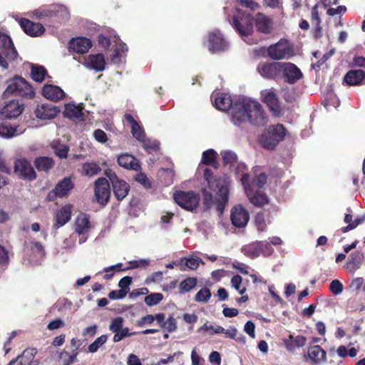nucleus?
Returning <instances> with one entry per match:
<instances>
[{
  "label": "nucleus",
  "mask_w": 365,
  "mask_h": 365,
  "mask_svg": "<svg viewBox=\"0 0 365 365\" xmlns=\"http://www.w3.org/2000/svg\"><path fill=\"white\" fill-rule=\"evenodd\" d=\"M231 119L236 125L248 122L257 127H263L268 121L262 106L256 101L247 98L239 99L234 103Z\"/></svg>",
  "instance_id": "obj_1"
},
{
  "label": "nucleus",
  "mask_w": 365,
  "mask_h": 365,
  "mask_svg": "<svg viewBox=\"0 0 365 365\" xmlns=\"http://www.w3.org/2000/svg\"><path fill=\"white\" fill-rule=\"evenodd\" d=\"M204 178L210 191L216 193V210L219 215L223 213L228 205L230 180L226 175H215L210 168L204 170Z\"/></svg>",
  "instance_id": "obj_2"
},
{
  "label": "nucleus",
  "mask_w": 365,
  "mask_h": 365,
  "mask_svg": "<svg viewBox=\"0 0 365 365\" xmlns=\"http://www.w3.org/2000/svg\"><path fill=\"white\" fill-rule=\"evenodd\" d=\"M11 94L32 99L35 96V91L31 84L21 76H16L8 81L6 89L4 92L5 98Z\"/></svg>",
  "instance_id": "obj_3"
},
{
  "label": "nucleus",
  "mask_w": 365,
  "mask_h": 365,
  "mask_svg": "<svg viewBox=\"0 0 365 365\" xmlns=\"http://www.w3.org/2000/svg\"><path fill=\"white\" fill-rule=\"evenodd\" d=\"M232 25L241 36H248L253 32L254 17L240 9H236L232 16Z\"/></svg>",
  "instance_id": "obj_4"
},
{
  "label": "nucleus",
  "mask_w": 365,
  "mask_h": 365,
  "mask_svg": "<svg viewBox=\"0 0 365 365\" xmlns=\"http://www.w3.org/2000/svg\"><path fill=\"white\" fill-rule=\"evenodd\" d=\"M18 53L14 46L12 40L7 34L0 32V67L8 68L9 64L6 60H14Z\"/></svg>",
  "instance_id": "obj_5"
},
{
  "label": "nucleus",
  "mask_w": 365,
  "mask_h": 365,
  "mask_svg": "<svg viewBox=\"0 0 365 365\" xmlns=\"http://www.w3.org/2000/svg\"><path fill=\"white\" fill-rule=\"evenodd\" d=\"M200 199V195L192 190H178L173 194L175 203L187 211L195 210L199 205Z\"/></svg>",
  "instance_id": "obj_6"
},
{
  "label": "nucleus",
  "mask_w": 365,
  "mask_h": 365,
  "mask_svg": "<svg viewBox=\"0 0 365 365\" xmlns=\"http://www.w3.org/2000/svg\"><path fill=\"white\" fill-rule=\"evenodd\" d=\"M282 62L267 61L259 63L257 71L265 79L277 80L282 76Z\"/></svg>",
  "instance_id": "obj_7"
},
{
  "label": "nucleus",
  "mask_w": 365,
  "mask_h": 365,
  "mask_svg": "<svg viewBox=\"0 0 365 365\" xmlns=\"http://www.w3.org/2000/svg\"><path fill=\"white\" fill-rule=\"evenodd\" d=\"M269 57L273 60L289 58L293 56V49L286 39H280L267 48Z\"/></svg>",
  "instance_id": "obj_8"
},
{
  "label": "nucleus",
  "mask_w": 365,
  "mask_h": 365,
  "mask_svg": "<svg viewBox=\"0 0 365 365\" xmlns=\"http://www.w3.org/2000/svg\"><path fill=\"white\" fill-rule=\"evenodd\" d=\"M94 191L96 201L102 205H106L110 195V187L108 180L105 178H98L95 182Z\"/></svg>",
  "instance_id": "obj_9"
},
{
  "label": "nucleus",
  "mask_w": 365,
  "mask_h": 365,
  "mask_svg": "<svg viewBox=\"0 0 365 365\" xmlns=\"http://www.w3.org/2000/svg\"><path fill=\"white\" fill-rule=\"evenodd\" d=\"M207 48L212 53L225 51L228 48V43L219 31H213L208 34Z\"/></svg>",
  "instance_id": "obj_10"
},
{
  "label": "nucleus",
  "mask_w": 365,
  "mask_h": 365,
  "mask_svg": "<svg viewBox=\"0 0 365 365\" xmlns=\"http://www.w3.org/2000/svg\"><path fill=\"white\" fill-rule=\"evenodd\" d=\"M14 170L15 173L24 180L32 181L37 177L36 171L30 162L24 158L17 160L15 162Z\"/></svg>",
  "instance_id": "obj_11"
},
{
  "label": "nucleus",
  "mask_w": 365,
  "mask_h": 365,
  "mask_svg": "<svg viewBox=\"0 0 365 365\" xmlns=\"http://www.w3.org/2000/svg\"><path fill=\"white\" fill-rule=\"evenodd\" d=\"M230 218L234 226L242 228L247 225L250 220V214L242 205H237L231 210Z\"/></svg>",
  "instance_id": "obj_12"
},
{
  "label": "nucleus",
  "mask_w": 365,
  "mask_h": 365,
  "mask_svg": "<svg viewBox=\"0 0 365 365\" xmlns=\"http://www.w3.org/2000/svg\"><path fill=\"white\" fill-rule=\"evenodd\" d=\"M108 176L111 181L115 197L118 201L123 200L130 190L129 184L123 180H119L114 173Z\"/></svg>",
  "instance_id": "obj_13"
},
{
  "label": "nucleus",
  "mask_w": 365,
  "mask_h": 365,
  "mask_svg": "<svg viewBox=\"0 0 365 365\" xmlns=\"http://www.w3.org/2000/svg\"><path fill=\"white\" fill-rule=\"evenodd\" d=\"M304 359L309 360L312 365L321 364L327 361V352L319 345L311 346L307 353L304 354Z\"/></svg>",
  "instance_id": "obj_14"
},
{
  "label": "nucleus",
  "mask_w": 365,
  "mask_h": 365,
  "mask_svg": "<svg viewBox=\"0 0 365 365\" xmlns=\"http://www.w3.org/2000/svg\"><path fill=\"white\" fill-rule=\"evenodd\" d=\"M19 24L25 34L32 37L40 36L46 31L41 23L34 22L26 18L20 19Z\"/></svg>",
  "instance_id": "obj_15"
},
{
  "label": "nucleus",
  "mask_w": 365,
  "mask_h": 365,
  "mask_svg": "<svg viewBox=\"0 0 365 365\" xmlns=\"http://www.w3.org/2000/svg\"><path fill=\"white\" fill-rule=\"evenodd\" d=\"M282 74L285 81L293 84L302 78L303 74L300 69L294 63L290 62H282Z\"/></svg>",
  "instance_id": "obj_16"
},
{
  "label": "nucleus",
  "mask_w": 365,
  "mask_h": 365,
  "mask_svg": "<svg viewBox=\"0 0 365 365\" xmlns=\"http://www.w3.org/2000/svg\"><path fill=\"white\" fill-rule=\"evenodd\" d=\"M93 43L90 38L83 36L73 38L68 43L70 51L83 54L88 52Z\"/></svg>",
  "instance_id": "obj_17"
},
{
  "label": "nucleus",
  "mask_w": 365,
  "mask_h": 365,
  "mask_svg": "<svg viewBox=\"0 0 365 365\" xmlns=\"http://www.w3.org/2000/svg\"><path fill=\"white\" fill-rule=\"evenodd\" d=\"M23 111L22 106L18 101L11 100L1 110L0 115L2 118H14L21 115Z\"/></svg>",
  "instance_id": "obj_18"
},
{
  "label": "nucleus",
  "mask_w": 365,
  "mask_h": 365,
  "mask_svg": "<svg viewBox=\"0 0 365 365\" xmlns=\"http://www.w3.org/2000/svg\"><path fill=\"white\" fill-rule=\"evenodd\" d=\"M364 262V255L360 251H355L349 256L348 261L344 265L345 269L352 275L355 272L360 269Z\"/></svg>",
  "instance_id": "obj_19"
},
{
  "label": "nucleus",
  "mask_w": 365,
  "mask_h": 365,
  "mask_svg": "<svg viewBox=\"0 0 365 365\" xmlns=\"http://www.w3.org/2000/svg\"><path fill=\"white\" fill-rule=\"evenodd\" d=\"M257 31L264 34H269L272 31V20L270 17L266 16L263 13L259 12L254 18Z\"/></svg>",
  "instance_id": "obj_20"
},
{
  "label": "nucleus",
  "mask_w": 365,
  "mask_h": 365,
  "mask_svg": "<svg viewBox=\"0 0 365 365\" xmlns=\"http://www.w3.org/2000/svg\"><path fill=\"white\" fill-rule=\"evenodd\" d=\"M72 205H66L61 207L56 214L53 228L58 229L65 225L71 218Z\"/></svg>",
  "instance_id": "obj_21"
},
{
  "label": "nucleus",
  "mask_w": 365,
  "mask_h": 365,
  "mask_svg": "<svg viewBox=\"0 0 365 365\" xmlns=\"http://www.w3.org/2000/svg\"><path fill=\"white\" fill-rule=\"evenodd\" d=\"M263 101L267 104L274 115L279 116L282 114L279 100L276 93L273 91L267 92L264 96Z\"/></svg>",
  "instance_id": "obj_22"
},
{
  "label": "nucleus",
  "mask_w": 365,
  "mask_h": 365,
  "mask_svg": "<svg viewBox=\"0 0 365 365\" xmlns=\"http://www.w3.org/2000/svg\"><path fill=\"white\" fill-rule=\"evenodd\" d=\"M42 95L47 99L57 102L65 97L64 91L58 86L46 84L42 89Z\"/></svg>",
  "instance_id": "obj_23"
},
{
  "label": "nucleus",
  "mask_w": 365,
  "mask_h": 365,
  "mask_svg": "<svg viewBox=\"0 0 365 365\" xmlns=\"http://www.w3.org/2000/svg\"><path fill=\"white\" fill-rule=\"evenodd\" d=\"M117 161L120 167L128 170L138 171L141 169L139 160H137L133 155L128 153L120 155Z\"/></svg>",
  "instance_id": "obj_24"
},
{
  "label": "nucleus",
  "mask_w": 365,
  "mask_h": 365,
  "mask_svg": "<svg viewBox=\"0 0 365 365\" xmlns=\"http://www.w3.org/2000/svg\"><path fill=\"white\" fill-rule=\"evenodd\" d=\"M58 112L59 110L51 104H42L37 106L35 115L38 118L46 120L53 118Z\"/></svg>",
  "instance_id": "obj_25"
},
{
  "label": "nucleus",
  "mask_w": 365,
  "mask_h": 365,
  "mask_svg": "<svg viewBox=\"0 0 365 365\" xmlns=\"http://www.w3.org/2000/svg\"><path fill=\"white\" fill-rule=\"evenodd\" d=\"M91 228L90 216L86 213L79 214L75 222V231L79 236L84 235Z\"/></svg>",
  "instance_id": "obj_26"
},
{
  "label": "nucleus",
  "mask_w": 365,
  "mask_h": 365,
  "mask_svg": "<svg viewBox=\"0 0 365 365\" xmlns=\"http://www.w3.org/2000/svg\"><path fill=\"white\" fill-rule=\"evenodd\" d=\"M365 78V71L361 69L350 70L344 77V83L348 86H359L362 83L363 80Z\"/></svg>",
  "instance_id": "obj_27"
},
{
  "label": "nucleus",
  "mask_w": 365,
  "mask_h": 365,
  "mask_svg": "<svg viewBox=\"0 0 365 365\" xmlns=\"http://www.w3.org/2000/svg\"><path fill=\"white\" fill-rule=\"evenodd\" d=\"M86 66L97 72L103 71L106 67L105 58L103 53L91 54L86 58Z\"/></svg>",
  "instance_id": "obj_28"
},
{
  "label": "nucleus",
  "mask_w": 365,
  "mask_h": 365,
  "mask_svg": "<svg viewBox=\"0 0 365 365\" xmlns=\"http://www.w3.org/2000/svg\"><path fill=\"white\" fill-rule=\"evenodd\" d=\"M124 118L130 125L133 136L139 141L143 140L145 138V134L143 127L134 119L131 114L125 113Z\"/></svg>",
  "instance_id": "obj_29"
},
{
  "label": "nucleus",
  "mask_w": 365,
  "mask_h": 365,
  "mask_svg": "<svg viewBox=\"0 0 365 365\" xmlns=\"http://www.w3.org/2000/svg\"><path fill=\"white\" fill-rule=\"evenodd\" d=\"M286 133L287 130L282 124L278 123L275 125L270 126L268 133L274 137V140L267 145H269L270 147H276L280 141L284 140Z\"/></svg>",
  "instance_id": "obj_30"
},
{
  "label": "nucleus",
  "mask_w": 365,
  "mask_h": 365,
  "mask_svg": "<svg viewBox=\"0 0 365 365\" xmlns=\"http://www.w3.org/2000/svg\"><path fill=\"white\" fill-rule=\"evenodd\" d=\"M307 337L298 335L294 336L292 334H289L287 339L283 340L284 344L289 351H293L296 347H303L307 344Z\"/></svg>",
  "instance_id": "obj_31"
},
{
  "label": "nucleus",
  "mask_w": 365,
  "mask_h": 365,
  "mask_svg": "<svg viewBox=\"0 0 365 365\" xmlns=\"http://www.w3.org/2000/svg\"><path fill=\"white\" fill-rule=\"evenodd\" d=\"M73 187L74 183L70 177H65L61 180L58 181L55 186L58 197H63L68 195Z\"/></svg>",
  "instance_id": "obj_32"
},
{
  "label": "nucleus",
  "mask_w": 365,
  "mask_h": 365,
  "mask_svg": "<svg viewBox=\"0 0 365 365\" xmlns=\"http://www.w3.org/2000/svg\"><path fill=\"white\" fill-rule=\"evenodd\" d=\"M83 106L82 104L78 106L74 103H68L65 106L63 116L70 119H79L83 116Z\"/></svg>",
  "instance_id": "obj_33"
},
{
  "label": "nucleus",
  "mask_w": 365,
  "mask_h": 365,
  "mask_svg": "<svg viewBox=\"0 0 365 365\" xmlns=\"http://www.w3.org/2000/svg\"><path fill=\"white\" fill-rule=\"evenodd\" d=\"M34 164L38 171L48 173L53 168L55 162L51 158L41 156L36 158Z\"/></svg>",
  "instance_id": "obj_34"
},
{
  "label": "nucleus",
  "mask_w": 365,
  "mask_h": 365,
  "mask_svg": "<svg viewBox=\"0 0 365 365\" xmlns=\"http://www.w3.org/2000/svg\"><path fill=\"white\" fill-rule=\"evenodd\" d=\"M247 195L249 197L250 202L256 207H263L269 204L267 195L260 190H257L255 192L251 191Z\"/></svg>",
  "instance_id": "obj_35"
},
{
  "label": "nucleus",
  "mask_w": 365,
  "mask_h": 365,
  "mask_svg": "<svg viewBox=\"0 0 365 365\" xmlns=\"http://www.w3.org/2000/svg\"><path fill=\"white\" fill-rule=\"evenodd\" d=\"M215 106L220 110L227 111L230 108L233 110L234 103L230 96L224 93H218L215 100Z\"/></svg>",
  "instance_id": "obj_36"
},
{
  "label": "nucleus",
  "mask_w": 365,
  "mask_h": 365,
  "mask_svg": "<svg viewBox=\"0 0 365 365\" xmlns=\"http://www.w3.org/2000/svg\"><path fill=\"white\" fill-rule=\"evenodd\" d=\"M201 259L199 257H182L175 264L181 271H185L187 268L195 270L198 268Z\"/></svg>",
  "instance_id": "obj_37"
},
{
  "label": "nucleus",
  "mask_w": 365,
  "mask_h": 365,
  "mask_svg": "<svg viewBox=\"0 0 365 365\" xmlns=\"http://www.w3.org/2000/svg\"><path fill=\"white\" fill-rule=\"evenodd\" d=\"M259 241L253 242L252 243L244 245L242 247V252L247 257L254 259L258 257L260 253Z\"/></svg>",
  "instance_id": "obj_38"
},
{
  "label": "nucleus",
  "mask_w": 365,
  "mask_h": 365,
  "mask_svg": "<svg viewBox=\"0 0 365 365\" xmlns=\"http://www.w3.org/2000/svg\"><path fill=\"white\" fill-rule=\"evenodd\" d=\"M217 153L213 149L207 150L202 153L201 162L204 165H211L217 168Z\"/></svg>",
  "instance_id": "obj_39"
},
{
  "label": "nucleus",
  "mask_w": 365,
  "mask_h": 365,
  "mask_svg": "<svg viewBox=\"0 0 365 365\" xmlns=\"http://www.w3.org/2000/svg\"><path fill=\"white\" fill-rule=\"evenodd\" d=\"M47 74L46 69L43 66L32 65L31 70V76L36 82L41 83L45 79Z\"/></svg>",
  "instance_id": "obj_40"
},
{
  "label": "nucleus",
  "mask_w": 365,
  "mask_h": 365,
  "mask_svg": "<svg viewBox=\"0 0 365 365\" xmlns=\"http://www.w3.org/2000/svg\"><path fill=\"white\" fill-rule=\"evenodd\" d=\"M37 354V349L36 348H27L26 349L21 355L20 356V364L21 365H31L35 356Z\"/></svg>",
  "instance_id": "obj_41"
},
{
  "label": "nucleus",
  "mask_w": 365,
  "mask_h": 365,
  "mask_svg": "<svg viewBox=\"0 0 365 365\" xmlns=\"http://www.w3.org/2000/svg\"><path fill=\"white\" fill-rule=\"evenodd\" d=\"M51 146L54 151V153L60 158H66L68 153V148L64 144H62L59 140H53Z\"/></svg>",
  "instance_id": "obj_42"
},
{
  "label": "nucleus",
  "mask_w": 365,
  "mask_h": 365,
  "mask_svg": "<svg viewBox=\"0 0 365 365\" xmlns=\"http://www.w3.org/2000/svg\"><path fill=\"white\" fill-rule=\"evenodd\" d=\"M108 335L103 334L97 337L91 344L88 345L86 352L88 353H96L98 350L104 345L108 340Z\"/></svg>",
  "instance_id": "obj_43"
},
{
  "label": "nucleus",
  "mask_w": 365,
  "mask_h": 365,
  "mask_svg": "<svg viewBox=\"0 0 365 365\" xmlns=\"http://www.w3.org/2000/svg\"><path fill=\"white\" fill-rule=\"evenodd\" d=\"M101 170L96 163H85L82 165L81 174L87 176L97 175Z\"/></svg>",
  "instance_id": "obj_44"
},
{
  "label": "nucleus",
  "mask_w": 365,
  "mask_h": 365,
  "mask_svg": "<svg viewBox=\"0 0 365 365\" xmlns=\"http://www.w3.org/2000/svg\"><path fill=\"white\" fill-rule=\"evenodd\" d=\"M83 344V341L76 337H73L70 340V345H69V352L71 355L73 356V358L77 361V357L79 354L80 351L82 350L81 348V345Z\"/></svg>",
  "instance_id": "obj_45"
},
{
  "label": "nucleus",
  "mask_w": 365,
  "mask_h": 365,
  "mask_svg": "<svg viewBox=\"0 0 365 365\" xmlns=\"http://www.w3.org/2000/svg\"><path fill=\"white\" fill-rule=\"evenodd\" d=\"M140 142H142V147L149 154L156 153L160 150V142L156 140H153L150 139H145V138L143 140H141Z\"/></svg>",
  "instance_id": "obj_46"
},
{
  "label": "nucleus",
  "mask_w": 365,
  "mask_h": 365,
  "mask_svg": "<svg viewBox=\"0 0 365 365\" xmlns=\"http://www.w3.org/2000/svg\"><path fill=\"white\" fill-rule=\"evenodd\" d=\"M202 205L205 210H210L213 205L216 206L215 200L213 198L212 194L206 188H202Z\"/></svg>",
  "instance_id": "obj_47"
},
{
  "label": "nucleus",
  "mask_w": 365,
  "mask_h": 365,
  "mask_svg": "<svg viewBox=\"0 0 365 365\" xmlns=\"http://www.w3.org/2000/svg\"><path fill=\"white\" fill-rule=\"evenodd\" d=\"M197 284V279L195 277H187L182 280L179 284L180 293L184 294L190 292Z\"/></svg>",
  "instance_id": "obj_48"
},
{
  "label": "nucleus",
  "mask_w": 365,
  "mask_h": 365,
  "mask_svg": "<svg viewBox=\"0 0 365 365\" xmlns=\"http://www.w3.org/2000/svg\"><path fill=\"white\" fill-rule=\"evenodd\" d=\"M16 126H12L10 124H0V136L4 138H11L16 135Z\"/></svg>",
  "instance_id": "obj_49"
},
{
  "label": "nucleus",
  "mask_w": 365,
  "mask_h": 365,
  "mask_svg": "<svg viewBox=\"0 0 365 365\" xmlns=\"http://www.w3.org/2000/svg\"><path fill=\"white\" fill-rule=\"evenodd\" d=\"M163 299V295L161 293H152L147 295L145 299V303L149 306H154L159 304Z\"/></svg>",
  "instance_id": "obj_50"
},
{
  "label": "nucleus",
  "mask_w": 365,
  "mask_h": 365,
  "mask_svg": "<svg viewBox=\"0 0 365 365\" xmlns=\"http://www.w3.org/2000/svg\"><path fill=\"white\" fill-rule=\"evenodd\" d=\"M211 297L210 290L207 287H203L199 290L195 297V300L197 302H207Z\"/></svg>",
  "instance_id": "obj_51"
},
{
  "label": "nucleus",
  "mask_w": 365,
  "mask_h": 365,
  "mask_svg": "<svg viewBox=\"0 0 365 365\" xmlns=\"http://www.w3.org/2000/svg\"><path fill=\"white\" fill-rule=\"evenodd\" d=\"M364 221H365L364 216L358 217L351 223H349V225H347L346 226L341 227V229L338 230L337 232H341L342 233L348 232L350 230L355 229L356 227H358L360 224L363 223Z\"/></svg>",
  "instance_id": "obj_52"
},
{
  "label": "nucleus",
  "mask_w": 365,
  "mask_h": 365,
  "mask_svg": "<svg viewBox=\"0 0 365 365\" xmlns=\"http://www.w3.org/2000/svg\"><path fill=\"white\" fill-rule=\"evenodd\" d=\"M58 357L63 365H72L76 362V361L71 355L70 352L66 349H63L59 353Z\"/></svg>",
  "instance_id": "obj_53"
},
{
  "label": "nucleus",
  "mask_w": 365,
  "mask_h": 365,
  "mask_svg": "<svg viewBox=\"0 0 365 365\" xmlns=\"http://www.w3.org/2000/svg\"><path fill=\"white\" fill-rule=\"evenodd\" d=\"M242 282V278L240 275H235L231 279V284L232 286L237 290L240 294H244L247 289L246 287H241V284Z\"/></svg>",
  "instance_id": "obj_54"
},
{
  "label": "nucleus",
  "mask_w": 365,
  "mask_h": 365,
  "mask_svg": "<svg viewBox=\"0 0 365 365\" xmlns=\"http://www.w3.org/2000/svg\"><path fill=\"white\" fill-rule=\"evenodd\" d=\"M255 224L259 231L263 232L267 228V225L264 219V213L263 211H260L256 214L255 216Z\"/></svg>",
  "instance_id": "obj_55"
},
{
  "label": "nucleus",
  "mask_w": 365,
  "mask_h": 365,
  "mask_svg": "<svg viewBox=\"0 0 365 365\" xmlns=\"http://www.w3.org/2000/svg\"><path fill=\"white\" fill-rule=\"evenodd\" d=\"M114 336L113 338V341L114 342H118L123 339L125 337L130 336L133 334H135L136 332L130 333L129 332V329L128 327L122 328L120 331H118L117 332L114 333Z\"/></svg>",
  "instance_id": "obj_56"
},
{
  "label": "nucleus",
  "mask_w": 365,
  "mask_h": 365,
  "mask_svg": "<svg viewBox=\"0 0 365 365\" xmlns=\"http://www.w3.org/2000/svg\"><path fill=\"white\" fill-rule=\"evenodd\" d=\"M222 161L225 165H232L237 161V155L232 151L222 153Z\"/></svg>",
  "instance_id": "obj_57"
},
{
  "label": "nucleus",
  "mask_w": 365,
  "mask_h": 365,
  "mask_svg": "<svg viewBox=\"0 0 365 365\" xmlns=\"http://www.w3.org/2000/svg\"><path fill=\"white\" fill-rule=\"evenodd\" d=\"M31 251L39 257H43L46 255L44 247L41 243L38 241L31 242Z\"/></svg>",
  "instance_id": "obj_58"
},
{
  "label": "nucleus",
  "mask_w": 365,
  "mask_h": 365,
  "mask_svg": "<svg viewBox=\"0 0 365 365\" xmlns=\"http://www.w3.org/2000/svg\"><path fill=\"white\" fill-rule=\"evenodd\" d=\"M123 319L121 317H115L111 320L109 325V329L112 332L115 333L118 331H120V329L123 328Z\"/></svg>",
  "instance_id": "obj_59"
},
{
  "label": "nucleus",
  "mask_w": 365,
  "mask_h": 365,
  "mask_svg": "<svg viewBox=\"0 0 365 365\" xmlns=\"http://www.w3.org/2000/svg\"><path fill=\"white\" fill-rule=\"evenodd\" d=\"M260 242V253L266 257L271 256L274 252V249L270 242L266 241H259Z\"/></svg>",
  "instance_id": "obj_60"
},
{
  "label": "nucleus",
  "mask_w": 365,
  "mask_h": 365,
  "mask_svg": "<svg viewBox=\"0 0 365 365\" xmlns=\"http://www.w3.org/2000/svg\"><path fill=\"white\" fill-rule=\"evenodd\" d=\"M237 3L242 7L255 11L259 8V4L253 0H236Z\"/></svg>",
  "instance_id": "obj_61"
},
{
  "label": "nucleus",
  "mask_w": 365,
  "mask_h": 365,
  "mask_svg": "<svg viewBox=\"0 0 365 365\" xmlns=\"http://www.w3.org/2000/svg\"><path fill=\"white\" fill-rule=\"evenodd\" d=\"M135 180L138 182L140 183L145 188L151 187V182L150 181L147 175L143 173L136 174Z\"/></svg>",
  "instance_id": "obj_62"
},
{
  "label": "nucleus",
  "mask_w": 365,
  "mask_h": 365,
  "mask_svg": "<svg viewBox=\"0 0 365 365\" xmlns=\"http://www.w3.org/2000/svg\"><path fill=\"white\" fill-rule=\"evenodd\" d=\"M132 283V277L129 276L123 277L120 279L118 282V286L120 288V290H124V293L127 294L129 292V286Z\"/></svg>",
  "instance_id": "obj_63"
},
{
  "label": "nucleus",
  "mask_w": 365,
  "mask_h": 365,
  "mask_svg": "<svg viewBox=\"0 0 365 365\" xmlns=\"http://www.w3.org/2000/svg\"><path fill=\"white\" fill-rule=\"evenodd\" d=\"M163 328L168 330L169 332H173L177 329L176 319L170 316L163 324Z\"/></svg>",
  "instance_id": "obj_64"
}]
</instances>
